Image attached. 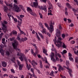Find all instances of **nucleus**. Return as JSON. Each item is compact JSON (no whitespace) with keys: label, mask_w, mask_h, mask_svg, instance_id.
I'll return each mask as SVG.
<instances>
[{"label":"nucleus","mask_w":78,"mask_h":78,"mask_svg":"<svg viewBox=\"0 0 78 78\" xmlns=\"http://www.w3.org/2000/svg\"><path fill=\"white\" fill-rule=\"evenodd\" d=\"M12 33L13 34H15L16 35H17V32L16 31H15L14 30H13L12 32Z\"/></svg>","instance_id":"393cba45"},{"label":"nucleus","mask_w":78,"mask_h":78,"mask_svg":"<svg viewBox=\"0 0 78 78\" xmlns=\"http://www.w3.org/2000/svg\"><path fill=\"white\" fill-rule=\"evenodd\" d=\"M3 23L4 24H5V25H6L7 23H8V22L6 21H4L3 22V23Z\"/></svg>","instance_id":"58836bf2"},{"label":"nucleus","mask_w":78,"mask_h":78,"mask_svg":"<svg viewBox=\"0 0 78 78\" xmlns=\"http://www.w3.org/2000/svg\"><path fill=\"white\" fill-rule=\"evenodd\" d=\"M18 66H19V69L20 70H22V68L23 67V65H21L19 61L17 62Z\"/></svg>","instance_id":"f8f14e48"},{"label":"nucleus","mask_w":78,"mask_h":78,"mask_svg":"<svg viewBox=\"0 0 78 78\" xmlns=\"http://www.w3.org/2000/svg\"><path fill=\"white\" fill-rule=\"evenodd\" d=\"M43 52L44 53H47V50H46L45 49H43Z\"/></svg>","instance_id":"7c9ffc66"},{"label":"nucleus","mask_w":78,"mask_h":78,"mask_svg":"<svg viewBox=\"0 0 78 78\" xmlns=\"http://www.w3.org/2000/svg\"><path fill=\"white\" fill-rule=\"evenodd\" d=\"M69 59L70 61H73V58H72L71 57H69Z\"/></svg>","instance_id":"6e6d98bb"},{"label":"nucleus","mask_w":78,"mask_h":78,"mask_svg":"<svg viewBox=\"0 0 78 78\" xmlns=\"http://www.w3.org/2000/svg\"><path fill=\"white\" fill-rule=\"evenodd\" d=\"M9 77L10 78H16V77H14V76H12V75H10Z\"/></svg>","instance_id":"a19ab883"},{"label":"nucleus","mask_w":78,"mask_h":78,"mask_svg":"<svg viewBox=\"0 0 78 78\" xmlns=\"http://www.w3.org/2000/svg\"><path fill=\"white\" fill-rule=\"evenodd\" d=\"M8 10V8L6 6H4V12H6L7 10Z\"/></svg>","instance_id":"dca6fc26"},{"label":"nucleus","mask_w":78,"mask_h":78,"mask_svg":"<svg viewBox=\"0 0 78 78\" xmlns=\"http://www.w3.org/2000/svg\"><path fill=\"white\" fill-rule=\"evenodd\" d=\"M54 56H55V54H54L53 52H51V55H50V57H51V60L53 59V58H54Z\"/></svg>","instance_id":"2eb2a0df"},{"label":"nucleus","mask_w":78,"mask_h":78,"mask_svg":"<svg viewBox=\"0 0 78 78\" xmlns=\"http://www.w3.org/2000/svg\"><path fill=\"white\" fill-rule=\"evenodd\" d=\"M3 27H2V29L3 30V31L4 33H6V31H7V26L6 25V24H5L2 23Z\"/></svg>","instance_id":"0eeeda50"},{"label":"nucleus","mask_w":78,"mask_h":78,"mask_svg":"<svg viewBox=\"0 0 78 78\" xmlns=\"http://www.w3.org/2000/svg\"><path fill=\"white\" fill-rule=\"evenodd\" d=\"M75 62H78V57H76L75 58Z\"/></svg>","instance_id":"4c0bfd02"},{"label":"nucleus","mask_w":78,"mask_h":78,"mask_svg":"<svg viewBox=\"0 0 78 78\" xmlns=\"http://www.w3.org/2000/svg\"><path fill=\"white\" fill-rule=\"evenodd\" d=\"M11 61H12V62H14V63H16V62H15V58L13 57V58H12L11 59Z\"/></svg>","instance_id":"2f4dec72"},{"label":"nucleus","mask_w":78,"mask_h":78,"mask_svg":"<svg viewBox=\"0 0 78 78\" xmlns=\"http://www.w3.org/2000/svg\"><path fill=\"white\" fill-rule=\"evenodd\" d=\"M65 34H63L62 35V37H63V38L64 39V37H65Z\"/></svg>","instance_id":"4d7b16f0"},{"label":"nucleus","mask_w":78,"mask_h":78,"mask_svg":"<svg viewBox=\"0 0 78 78\" xmlns=\"http://www.w3.org/2000/svg\"><path fill=\"white\" fill-rule=\"evenodd\" d=\"M3 33H1L0 34V41H1V39H2V36H3Z\"/></svg>","instance_id":"c756f323"},{"label":"nucleus","mask_w":78,"mask_h":78,"mask_svg":"<svg viewBox=\"0 0 78 78\" xmlns=\"http://www.w3.org/2000/svg\"><path fill=\"white\" fill-rule=\"evenodd\" d=\"M31 64H32V65H34V64H36V65H37V63L36 62L34 61V60H33L31 62Z\"/></svg>","instance_id":"412c9836"},{"label":"nucleus","mask_w":78,"mask_h":78,"mask_svg":"<svg viewBox=\"0 0 78 78\" xmlns=\"http://www.w3.org/2000/svg\"><path fill=\"white\" fill-rule=\"evenodd\" d=\"M23 39V41H24H24H27V38L26 37H25Z\"/></svg>","instance_id":"603ef678"},{"label":"nucleus","mask_w":78,"mask_h":78,"mask_svg":"<svg viewBox=\"0 0 78 78\" xmlns=\"http://www.w3.org/2000/svg\"><path fill=\"white\" fill-rule=\"evenodd\" d=\"M8 37H9V35L8 34H6L5 35V37L6 39H8Z\"/></svg>","instance_id":"49530a36"},{"label":"nucleus","mask_w":78,"mask_h":78,"mask_svg":"<svg viewBox=\"0 0 78 78\" xmlns=\"http://www.w3.org/2000/svg\"><path fill=\"white\" fill-rule=\"evenodd\" d=\"M64 70V68H63L61 66H59L58 68V71H60V72H61V70Z\"/></svg>","instance_id":"aec40b11"},{"label":"nucleus","mask_w":78,"mask_h":78,"mask_svg":"<svg viewBox=\"0 0 78 78\" xmlns=\"http://www.w3.org/2000/svg\"><path fill=\"white\" fill-rule=\"evenodd\" d=\"M11 71L12 73H15V71H14V70L13 69H11Z\"/></svg>","instance_id":"de8ad7c7"},{"label":"nucleus","mask_w":78,"mask_h":78,"mask_svg":"<svg viewBox=\"0 0 78 78\" xmlns=\"http://www.w3.org/2000/svg\"><path fill=\"white\" fill-rule=\"evenodd\" d=\"M35 50H36L35 51V53L36 54H37V53L38 52V50H37V47L36 46H35Z\"/></svg>","instance_id":"bb28decb"},{"label":"nucleus","mask_w":78,"mask_h":78,"mask_svg":"<svg viewBox=\"0 0 78 78\" xmlns=\"http://www.w3.org/2000/svg\"><path fill=\"white\" fill-rule=\"evenodd\" d=\"M60 76L62 78H66V77L65 76H63L61 74H60Z\"/></svg>","instance_id":"864d4df0"},{"label":"nucleus","mask_w":78,"mask_h":78,"mask_svg":"<svg viewBox=\"0 0 78 78\" xmlns=\"http://www.w3.org/2000/svg\"><path fill=\"white\" fill-rule=\"evenodd\" d=\"M40 68H42L43 67V66L42 65V62L41 61L40 62Z\"/></svg>","instance_id":"cd10ccee"},{"label":"nucleus","mask_w":78,"mask_h":78,"mask_svg":"<svg viewBox=\"0 0 78 78\" xmlns=\"http://www.w3.org/2000/svg\"><path fill=\"white\" fill-rule=\"evenodd\" d=\"M67 20L68 21V22L69 23H71L72 22V20H70V19H68Z\"/></svg>","instance_id":"69168bd1"},{"label":"nucleus","mask_w":78,"mask_h":78,"mask_svg":"<svg viewBox=\"0 0 78 78\" xmlns=\"http://www.w3.org/2000/svg\"><path fill=\"white\" fill-rule=\"evenodd\" d=\"M33 75L32 76H33V77H34L35 78H37V77H36V76H35L34 73H33Z\"/></svg>","instance_id":"338daca9"},{"label":"nucleus","mask_w":78,"mask_h":78,"mask_svg":"<svg viewBox=\"0 0 78 78\" xmlns=\"http://www.w3.org/2000/svg\"><path fill=\"white\" fill-rule=\"evenodd\" d=\"M20 17L21 18V19H23V17H24V15H20Z\"/></svg>","instance_id":"bf43d9fd"},{"label":"nucleus","mask_w":78,"mask_h":78,"mask_svg":"<svg viewBox=\"0 0 78 78\" xmlns=\"http://www.w3.org/2000/svg\"><path fill=\"white\" fill-rule=\"evenodd\" d=\"M19 7L24 12H25L26 11L25 10H24V9H23V6L22 5H19Z\"/></svg>","instance_id":"f3484780"},{"label":"nucleus","mask_w":78,"mask_h":78,"mask_svg":"<svg viewBox=\"0 0 78 78\" xmlns=\"http://www.w3.org/2000/svg\"><path fill=\"white\" fill-rule=\"evenodd\" d=\"M49 26H48V25L47 24V23H45L44 25L46 27H47L48 29L49 30V32H50L51 33H52V32L54 31V29L53 28L54 26L52 25L53 23H52V20H51L50 22L49 23Z\"/></svg>","instance_id":"f03ea898"},{"label":"nucleus","mask_w":78,"mask_h":78,"mask_svg":"<svg viewBox=\"0 0 78 78\" xmlns=\"http://www.w3.org/2000/svg\"><path fill=\"white\" fill-rule=\"evenodd\" d=\"M13 19H14V21H15V22H17V20L16 18H14Z\"/></svg>","instance_id":"0e129e2a"},{"label":"nucleus","mask_w":78,"mask_h":78,"mask_svg":"<svg viewBox=\"0 0 78 78\" xmlns=\"http://www.w3.org/2000/svg\"><path fill=\"white\" fill-rule=\"evenodd\" d=\"M62 47L63 48H67V47L66 46V45L64 43H63Z\"/></svg>","instance_id":"72a5a7b5"},{"label":"nucleus","mask_w":78,"mask_h":78,"mask_svg":"<svg viewBox=\"0 0 78 78\" xmlns=\"http://www.w3.org/2000/svg\"><path fill=\"white\" fill-rule=\"evenodd\" d=\"M56 33L55 34V35L57 37H59L61 36V31L58 29L56 30Z\"/></svg>","instance_id":"1a4fd4ad"},{"label":"nucleus","mask_w":78,"mask_h":78,"mask_svg":"<svg viewBox=\"0 0 78 78\" xmlns=\"http://www.w3.org/2000/svg\"><path fill=\"white\" fill-rule=\"evenodd\" d=\"M3 71H4V72H6L7 70V69L6 68H2Z\"/></svg>","instance_id":"13d9d810"},{"label":"nucleus","mask_w":78,"mask_h":78,"mask_svg":"<svg viewBox=\"0 0 78 78\" xmlns=\"http://www.w3.org/2000/svg\"><path fill=\"white\" fill-rule=\"evenodd\" d=\"M2 47H3V44H1L0 45V53H1L2 55L4 56L5 55V52H4L3 50L2 49Z\"/></svg>","instance_id":"6e6552de"},{"label":"nucleus","mask_w":78,"mask_h":78,"mask_svg":"<svg viewBox=\"0 0 78 78\" xmlns=\"http://www.w3.org/2000/svg\"><path fill=\"white\" fill-rule=\"evenodd\" d=\"M74 26V24H73V23H71L70 26V27H73Z\"/></svg>","instance_id":"052dcab7"},{"label":"nucleus","mask_w":78,"mask_h":78,"mask_svg":"<svg viewBox=\"0 0 78 78\" xmlns=\"http://www.w3.org/2000/svg\"><path fill=\"white\" fill-rule=\"evenodd\" d=\"M48 66L46 65L45 66V68L46 69H48L49 68V66H50V64H49V63H48Z\"/></svg>","instance_id":"c03bdc74"},{"label":"nucleus","mask_w":78,"mask_h":78,"mask_svg":"<svg viewBox=\"0 0 78 78\" xmlns=\"http://www.w3.org/2000/svg\"><path fill=\"white\" fill-rule=\"evenodd\" d=\"M62 39L61 37H58V40L57 41L58 44H55V45L57 46L58 47H62L61 46H62V43L59 40H62Z\"/></svg>","instance_id":"423d86ee"},{"label":"nucleus","mask_w":78,"mask_h":78,"mask_svg":"<svg viewBox=\"0 0 78 78\" xmlns=\"http://www.w3.org/2000/svg\"><path fill=\"white\" fill-rule=\"evenodd\" d=\"M8 16L9 17L10 19H14V17H13V16L12 15H11L10 14H8Z\"/></svg>","instance_id":"a211bd4d"},{"label":"nucleus","mask_w":78,"mask_h":78,"mask_svg":"<svg viewBox=\"0 0 78 78\" xmlns=\"http://www.w3.org/2000/svg\"><path fill=\"white\" fill-rule=\"evenodd\" d=\"M59 29L61 30L62 29V27H61V24H59L58 25Z\"/></svg>","instance_id":"e433bc0d"},{"label":"nucleus","mask_w":78,"mask_h":78,"mask_svg":"<svg viewBox=\"0 0 78 78\" xmlns=\"http://www.w3.org/2000/svg\"><path fill=\"white\" fill-rule=\"evenodd\" d=\"M67 69L68 70V72L70 76L72 77V74L71 73H72V69H70L69 68H67Z\"/></svg>","instance_id":"ddd939ff"},{"label":"nucleus","mask_w":78,"mask_h":78,"mask_svg":"<svg viewBox=\"0 0 78 78\" xmlns=\"http://www.w3.org/2000/svg\"><path fill=\"white\" fill-rule=\"evenodd\" d=\"M73 11L74 12H76L78 11V10L74 9V8H73L72 9Z\"/></svg>","instance_id":"ea45409f"},{"label":"nucleus","mask_w":78,"mask_h":78,"mask_svg":"<svg viewBox=\"0 0 78 78\" xmlns=\"http://www.w3.org/2000/svg\"><path fill=\"white\" fill-rule=\"evenodd\" d=\"M57 56H58L60 58H61V55H59V53H58V54H56L55 56L57 57Z\"/></svg>","instance_id":"c9c22d12"},{"label":"nucleus","mask_w":78,"mask_h":78,"mask_svg":"<svg viewBox=\"0 0 78 78\" xmlns=\"http://www.w3.org/2000/svg\"><path fill=\"white\" fill-rule=\"evenodd\" d=\"M25 61H26V64L27 66V67L28 70H30V69L31 68V65H30V64H29V65L28 64V63H27V59L25 58Z\"/></svg>","instance_id":"9b49d317"},{"label":"nucleus","mask_w":78,"mask_h":78,"mask_svg":"<svg viewBox=\"0 0 78 78\" xmlns=\"http://www.w3.org/2000/svg\"><path fill=\"white\" fill-rule=\"evenodd\" d=\"M51 60H52V61L53 62H55L56 61V60L55 59V58H54V57H53V58H52V59Z\"/></svg>","instance_id":"09e8293b"},{"label":"nucleus","mask_w":78,"mask_h":78,"mask_svg":"<svg viewBox=\"0 0 78 78\" xmlns=\"http://www.w3.org/2000/svg\"><path fill=\"white\" fill-rule=\"evenodd\" d=\"M2 65L4 67H6L7 66V63H6L5 62H2Z\"/></svg>","instance_id":"4468645a"},{"label":"nucleus","mask_w":78,"mask_h":78,"mask_svg":"<svg viewBox=\"0 0 78 78\" xmlns=\"http://www.w3.org/2000/svg\"><path fill=\"white\" fill-rule=\"evenodd\" d=\"M55 58H56V61H59V59L58 58V57L56 56H55Z\"/></svg>","instance_id":"5fc2aeb1"},{"label":"nucleus","mask_w":78,"mask_h":78,"mask_svg":"<svg viewBox=\"0 0 78 78\" xmlns=\"http://www.w3.org/2000/svg\"><path fill=\"white\" fill-rule=\"evenodd\" d=\"M56 37H55V38L54 39L53 41H54V42H57L56 41Z\"/></svg>","instance_id":"680f3d73"},{"label":"nucleus","mask_w":78,"mask_h":78,"mask_svg":"<svg viewBox=\"0 0 78 78\" xmlns=\"http://www.w3.org/2000/svg\"><path fill=\"white\" fill-rule=\"evenodd\" d=\"M27 11L29 12H32V10L30 8V7H28L27 9Z\"/></svg>","instance_id":"4be33fe9"},{"label":"nucleus","mask_w":78,"mask_h":78,"mask_svg":"<svg viewBox=\"0 0 78 78\" xmlns=\"http://www.w3.org/2000/svg\"><path fill=\"white\" fill-rule=\"evenodd\" d=\"M43 33H45V34H46V29H43Z\"/></svg>","instance_id":"f704fd0d"},{"label":"nucleus","mask_w":78,"mask_h":78,"mask_svg":"<svg viewBox=\"0 0 78 78\" xmlns=\"http://www.w3.org/2000/svg\"><path fill=\"white\" fill-rule=\"evenodd\" d=\"M39 14L40 15L41 19H42L43 16H42V14H41V13L39 12Z\"/></svg>","instance_id":"79ce46f5"},{"label":"nucleus","mask_w":78,"mask_h":78,"mask_svg":"<svg viewBox=\"0 0 78 78\" xmlns=\"http://www.w3.org/2000/svg\"><path fill=\"white\" fill-rule=\"evenodd\" d=\"M17 17L18 18V19H19V20H20V21H19L18 20L17 21L18 22V25H19V26L20 27H21V24H22V19H21V18H20V17L18 16H17Z\"/></svg>","instance_id":"9d476101"},{"label":"nucleus","mask_w":78,"mask_h":78,"mask_svg":"<svg viewBox=\"0 0 78 78\" xmlns=\"http://www.w3.org/2000/svg\"><path fill=\"white\" fill-rule=\"evenodd\" d=\"M66 6L69 8H71V6H70V4H69V3H66Z\"/></svg>","instance_id":"c85d7f7f"},{"label":"nucleus","mask_w":78,"mask_h":78,"mask_svg":"<svg viewBox=\"0 0 78 78\" xmlns=\"http://www.w3.org/2000/svg\"><path fill=\"white\" fill-rule=\"evenodd\" d=\"M9 39L10 41H14L15 40H14L15 39V37L10 38Z\"/></svg>","instance_id":"5701e85b"},{"label":"nucleus","mask_w":78,"mask_h":78,"mask_svg":"<svg viewBox=\"0 0 78 78\" xmlns=\"http://www.w3.org/2000/svg\"><path fill=\"white\" fill-rule=\"evenodd\" d=\"M6 55L8 56V55H9V52L8 51H7L6 52Z\"/></svg>","instance_id":"3c124183"},{"label":"nucleus","mask_w":78,"mask_h":78,"mask_svg":"<svg viewBox=\"0 0 78 78\" xmlns=\"http://www.w3.org/2000/svg\"><path fill=\"white\" fill-rule=\"evenodd\" d=\"M54 72L53 71H52L51 73H50L49 75L50 76H55V75H54Z\"/></svg>","instance_id":"6ab92c4d"},{"label":"nucleus","mask_w":78,"mask_h":78,"mask_svg":"<svg viewBox=\"0 0 78 78\" xmlns=\"http://www.w3.org/2000/svg\"><path fill=\"white\" fill-rule=\"evenodd\" d=\"M17 56H20V57H19V58L20 59L21 61H23V58L25 59V56L23 55L21 53L20 51L17 52Z\"/></svg>","instance_id":"39448f33"},{"label":"nucleus","mask_w":78,"mask_h":78,"mask_svg":"<svg viewBox=\"0 0 78 78\" xmlns=\"http://www.w3.org/2000/svg\"><path fill=\"white\" fill-rule=\"evenodd\" d=\"M19 45V42L16 40H15L13 41V43H12V45L14 49L16 50H17L19 51H20V49L17 48V46Z\"/></svg>","instance_id":"20e7f679"},{"label":"nucleus","mask_w":78,"mask_h":78,"mask_svg":"<svg viewBox=\"0 0 78 78\" xmlns=\"http://www.w3.org/2000/svg\"><path fill=\"white\" fill-rule=\"evenodd\" d=\"M3 1H2V0H1L0 1V4H3Z\"/></svg>","instance_id":"774afa93"},{"label":"nucleus","mask_w":78,"mask_h":78,"mask_svg":"<svg viewBox=\"0 0 78 78\" xmlns=\"http://www.w3.org/2000/svg\"><path fill=\"white\" fill-rule=\"evenodd\" d=\"M30 13L33 16H34L35 15V13H33V12L32 11L30 12Z\"/></svg>","instance_id":"473e14b6"},{"label":"nucleus","mask_w":78,"mask_h":78,"mask_svg":"<svg viewBox=\"0 0 78 78\" xmlns=\"http://www.w3.org/2000/svg\"><path fill=\"white\" fill-rule=\"evenodd\" d=\"M38 2H34L33 3V5H32V7H34L36 8H39V9H42V10H44L45 12L47 11V6L45 5L44 6H41L38 5Z\"/></svg>","instance_id":"f257e3e1"},{"label":"nucleus","mask_w":78,"mask_h":78,"mask_svg":"<svg viewBox=\"0 0 78 78\" xmlns=\"http://www.w3.org/2000/svg\"><path fill=\"white\" fill-rule=\"evenodd\" d=\"M20 31L21 34H24V35H25V33H24L23 31L21 30H20Z\"/></svg>","instance_id":"37998d69"},{"label":"nucleus","mask_w":78,"mask_h":78,"mask_svg":"<svg viewBox=\"0 0 78 78\" xmlns=\"http://www.w3.org/2000/svg\"><path fill=\"white\" fill-rule=\"evenodd\" d=\"M14 5L13 7L11 4H9L8 6H9V7H10V8H11V9L13 8L15 9V11H16V12H20V11H21V9H20L19 7L17 5L15 4H14Z\"/></svg>","instance_id":"7ed1b4c3"},{"label":"nucleus","mask_w":78,"mask_h":78,"mask_svg":"<svg viewBox=\"0 0 78 78\" xmlns=\"http://www.w3.org/2000/svg\"><path fill=\"white\" fill-rule=\"evenodd\" d=\"M19 41L20 42H22L23 41L24 42V41H23V38L20 39Z\"/></svg>","instance_id":"8fccbe9b"},{"label":"nucleus","mask_w":78,"mask_h":78,"mask_svg":"<svg viewBox=\"0 0 78 78\" xmlns=\"http://www.w3.org/2000/svg\"><path fill=\"white\" fill-rule=\"evenodd\" d=\"M32 54H33V55H34V56H36V55H37V54H36V53H34V52H32Z\"/></svg>","instance_id":"e2e57ef3"},{"label":"nucleus","mask_w":78,"mask_h":78,"mask_svg":"<svg viewBox=\"0 0 78 78\" xmlns=\"http://www.w3.org/2000/svg\"><path fill=\"white\" fill-rule=\"evenodd\" d=\"M67 53V51L66 50H64V51H62L61 53L62 55H64V54H65V53Z\"/></svg>","instance_id":"a878e982"},{"label":"nucleus","mask_w":78,"mask_h":78,"mask_svg":"<svg viewBox=\"0 0 78 78\" xmlns=\"http://www.w3.org/2000/svg\"><path fill=\"white\" fill-rule=\"evenodd\" d=\"M66 64L67 66V67H69V65H70V63H69V61H66Z\"/></svg>","instance_id":"b1692460"},{"label":"nucleus","mask_w":78,"mask_h":78,"mask_svg":"<svg viewBox=\"0 0 78 78\" xmlns=\"http://www.w3.org/2000/svg\"><path fill=\"white\" fill-rule=\"evenodd\" d=\"M39 24L40 25V26H41V28H44V27H43V26L42 25V23H39Z\"/></svg>","instance_id":"a18cd8bd"}]
</instances>
